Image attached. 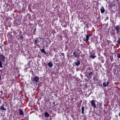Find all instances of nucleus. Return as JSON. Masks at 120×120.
<instances>
[{
    "instance_id": "obj_1",
    "label": "nucleus",
    "mask_w": 120,
    "mask_h": 120,
    "mask_svg": "<svg viewBox=\"0 0 120 120\" xmlns=\"http://www.w3.org/2000/svg\"><path fill=\"white\" fill-rule=\"evenodd\" d=\"M91 36V35L90 34H87L86 35V38H84L83 39V40L84 41L87 42L88 41L89 39V37Z\"/></svg>"
},
{
    "instance_id": "obj_2",
    "label": "nucleus",
    "mask_w": 120,
    "mask_h": 120,
    "mask_svg": "<svg viewBox=\"0 0 120 120\" xmlns=\"http://www.w3.org/2000/svg\"><path fill=\"white\" fill-rule=\"evenodd\" d=\"M91 103L92 105L93 106L94 108H95L96 107V104L95 103V101L94 100H92L91 101Z\"/></svg>"
},
{
    "instance_id": "obj_3",
    "label": "nucleus",
    "mask_w": 120,
    "mask_h": 120,
    "mask_svg": "<svg viewBox=\"0 0 120 120\" xmlns=\"http://www.w3.org/2000/svg\"><path fill=\"white\" fill-rule=\"evenodd\" d=\"M34 80L36 82H38L39 80V78L38 77L36 76L34 77Z\"/></svg>"
},
{
    "instance_id": "obj_4",
    "label": "nucleus",
    "mask_w": 120,
    "mask_h": 120,
    "mask_svg": "<svg viewBox=\"0 0 120 120\" xmlns=\"http://www.w3.org/2000/svg\"><path fill=\"white\" fill-rule=\"evenodd\" d=\"M120 26L119 25H117L115 26L114 28L117 31L116 33H117L119 31Z\"/></svg>"
},
{
    "instance_id": "obj_5",
    "label": "nucleus",
    "mask_w": 120,
    "mask_h": 120,
    "mask_svg": "<svg viewBox=\"0 0 120 120\" xmlns=\"http://www.w3.org/2000/svg\"><path fill=\"white\" fill-rule=\"evenodd\" d=\"M92 76V72L91 71H90L88 73V77L89 78H91Z\"/></svg>"
},
{
    "instance_id": "obj_6",
    "label": "nucleus",
    "mask_w": 120,
    "mask_h": 120,
    "mask_svg": "<svg viewBox=\"0 0 120 120\" xmlns=\"http://www.w3.org/2000/svg\"><path fill=\"white\" fill-rule=\"evenodd\" d=\"M19 112L20 114L21 115H23V112L22 110L20 109H19Z\"/></svg>"
},
{
    "instance_id": "obj_7",
    "label": "nucleus",
    "mask_w": 120,
    "mask_h": 120,
    "mask_svg": "<svg viewBox=\"0 0 120 120\" xmlns=\"http://www.w3.org/2000/svg\"><path fill=\"white\" fill-rule=\"evenodd\" d=\"M109 84V82H107L106 83L105 82H104L103 83V86L104 87H106Z\"/></svg>"
},
{
    "instance_id": "obj_8",
    "label": "nucleus",
    "mask_w": 120,
    "mask_h": 120,
    "mask_svg": "<svg viewBox=\"0 0 120 120\" xmlns=\"http://www.w3.org/2000/svg\"><path fill=\"white\" fill-rule=\"evenodd\" d=\"M0 57L3 60H5V56L2 55H1L0 56Z\"/></svg>"
},
{
    "instance_id": "obj_9",
    "label": "nucleus",
    "mask_w": 120,
    "mask_h": 120,
    "mask_svg": "<svg viewBox=\"0 0 120 120\" xmlns=\"http://www.w3.org/2000/svg\"><path fill=\"white\" fill-rule=\"evenodd\" d=\"M45 116L47 117H48L49 116V114L47 112H46L44 113Z\"/></svg>"
},
{
    "instance_id": "obj_10",
    "label": "nucleus",
    "mask_w": 120,
    "mask_h": 120,
    "mask_svg": "<svg viewBox=\"0 0 120 120\" xmlns=\"http://www.w3.org/2000/svg\"><path fill=\"white\" fill-rule=\"evenodd\" d=\"M100 10L101 12L102 13H103L105 11V9L103 7L101 8Z\"/></svg>"
},
{
    "instance_id": "obj_11",
    "label": "nucleus",
    "mask_w": 120,
    "mask_h": 120,
    "mask_svg": "<svg viewBox=\"0 0 120 120\" xmlns=\"http://www.w3.org/2000/svg\"><path fill=\"white\" fill-rule=\"evenodd\" d=\"M48 65L49 67H51L53 66V64L51 62H49L48 64Z\"/></svg>"
},
{
    "instance_id": "obj_12",
    "label": "nucleus",
    "mask_w": 120,
    "mask_h": 120,
    "mask_svg": "<svg viewBox=\"0 0 120 120\" xmlns=\"http://www.w3.org/2000/svg\"><path fill=\"white\" fill-rule=\"evenodd\" d=\"M90 57L92 58L93 59H94L95 57H96V56H94V55H91L90 56Z\"/></svg>"
},
{
    "instance_id": "obj_13",
    "label": "nucleus",
    "mask_w": 120,
    "mask_h": 120,
    "mask_svg": "<svg viewBox=\"0 0 120 120\" xmlns=\"http://www.w3.org/2000/svg\"><path fill=\"white\" fill-rule=\"evenodd\" d=\"M84 108L83 106H82V113L83 114H84Z\"/></svg>"
},
{
    "instance_id": "obj_14",
    "label": "nucleus",
    "mask_w": 120,
    "mask_h": 120,
    "mask_svg": "<svg viewBox=\"0 0 120 120\" xmlns=\"http://www.w3.org/2000/svg\"><path fill=\"white\" fill-rule=\"evenodd\" d=\"M40 42V41L38 40V38L36 39L35 41V44H37V42L39 43Z\"/></svg>"
},
{
    "instance_id": "obj_15",
    "label": "nucleus",
    "mask_w": 120,
    "mask_h": 120,
    "mask_svg": "<svg viewBox=\"0 0 120 120\" xmlns=\"http://www.w3.org/2000/svg\"><path fill=\"white\" fill-rule=\"evenodd\" d=\"M41 51L42 52L44 53L45 54H46V52L45 51L44 49H42L41 50Z\"/></svg>"
},
{
    "instance_id": "obj_16",
    "label": "nucleus",
    "mask_w": 120,
    "mask_h": 120,
    "mask_svg": "<svg viewBox=\"0 0 120 120\" xmlns=\"http://www.w3.org/2000/svg\"><path fill=\"white\" fill-rule=\"evenodd\" d=\"M73 55H74L76 57H79V56H78L76 54V52H75L73 53Z\"/></svg>"
},
{
    "instance_id": "obj_17",
    "label": "nucleus",
    "mask_w": 120,
    "mask_h": 120,
    "mask_svg": "<svg viewBox=\"0 0 120 120\" xmlns=\"http://www.w3.org/2000/svg\"><path fill=\"white\" fill-rule=\"evenodd\" d=\"M80 64V62L79 60H78L77 62L75 63V64L77 66H78Z\"/></svg>"
},
{
    "instance_id": "obj_18",
    "label": "nucleus",
    "mask_w": 120,
    "mask_h": 120,
    "mask_svg": "<svg viewBox=\"0 0 120 120\" xmlns=\"http://www.w3.org/2000/svg\"><path fill=\"white\" fill-rule=\"evenodd\" d=\"M0 109L3 110L4 111H5L6 110V109L4 108V107L3 105H2V106L1 107Z\"/></svg>"
},
{
    "instance_id": "obj_19",
    "label": "nucleus",
    "mask_w": 120,
    "mask_h": 120,
    "mask_svg": "<svg viewBox=\"0 0 120 120\" xmlns=\"http://www.w3.org/2000/svg\"><path fill=\"white\" fill-rule=\"evenodd\" d=\"M0 67L1 68H2L3 67L1 60L0 61Z\"/></svg>"
},
{
    "instance_id": "obj_20",
    "label": "nucleus",
    "mask_w": 120,
    "mask_h": 120,
    "mask_svg": "<svg viewBox=\"0 0 120 120\" xmlns=\"http://www.w3.org/2000/svg\"><path fill=\"white\" fill-rule=\"evenodd\" d=\"M117 57L118 58H120V53H117Z\"/></svg>"
},
{
    "instance_id": "obj_21",
    "label": "nucleus",
    "mask_w": 120,
    "mask_h": 120,
    "mask_svg": "<svg viewBox=\"0 0 120 120\" xmlns=\"http://www.w3.org/2000/svg\"><path fill=\"white\" fill-rule=\"evenodd\" d=\"M117 42V43L118 44H120V38L118 40Z\"/></svg>"
},
{
    "instance_id": "obj_22",
    "label": "nucleus",
    "mask_w": 120,
    "mask_h": 120,
    "mask_svg": "<svg viewBox=\"0 0 120 120\" xmlns=\"http://www.w3.org/2000/svg\"><path fill=\"white\" fill-rule=\"evenodd\" d=\"M20 38L21 39H22V36H20Z\"/></svg>"
},
{
    "instance_id": "obj_23",
    "label": "nucleus",
    "mask_w": 120,
    "mask_h": 120,
    "mask_svg": "<svg viewBox=\"0 0 120 120\" xmlns=\"http://www.w3.org/2000/svg\"><path fill=\"white\" fill-rule=\"evenodd\" d=\"M119 116L120 117V112L119 113Z\"/></svg>"
}]
</instances>
